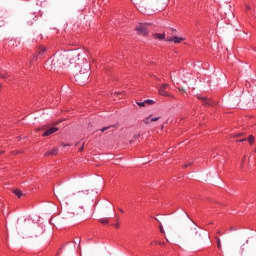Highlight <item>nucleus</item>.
<instances>
[{
  "label": "nucleus",
  "mask_w": 256,
  "mask_h": 256,
  "mask_svg": "<svg viewBox=\"0 0 256 256\" xmlns=\"http://www.w3.org/2000/svg\"><path fill=\"white\" fill-rule=\"evenodd\" d=\"M178 91H180V93H182V95L187 94V90H185V88H183V87H178Z\"/></svg>",
  "instance_id": "nucleus-18"
},
{
  "label": "nucleus",
  "mask_w": 256,
  "mask_h": 256,
  "mask_svg": "<svg viewBox=\"0 0 256 256\" xmlns=\"http://www.w3.org/2000/svg\"><path fill=\"white\" fill-rule=\"evenodd\" d=\"M138 107H145V101L144 102H136Z\"/></svg>",
  "instance_id": "nucleus-20"
},
{
  "label": "nucleus",
  "mask_w": 256,
  "mask_h": 256,
  "mask_svg": "<svg viewBox=\"0 0 256 256\" xmlns=\"http://www.w3.org/2000/svg\"><path fill=\"white\" fill-rule=\"evenodd\" d=\"M99 222L102 223V225H107V224H109V219L102 218V219L99 220Z\"/></svg>",
  "instance_id": "nucleus-16"
},
{
  "label": "nucleus",
  "mask_w": 256,
  "mask_h": 256,
  "mask_svg": "<svg viewBox=\"0 0 256 256\" xmlns=\"http://www.w3.org/2000/svg\"><path fill=\"white\" fill-rule=\"evenodd\" d=\"M138 10L141 11V13H145V9H143L142 6H139Z\"/></svg>",
  "instance_id": "nucleus-24"
},
{
  "label": "nucleus",
  "mask_w": 256,
  "mask_h": 256,
  "mask_svg": "<svg viewBox=\"0 0 256 256\" xmlns=\"http://www.w3.org/2000/svg\"><path fill=\"white\" fill-rule=\"evenodd\" d=\"M248 142H249L250 145H253V143H255V136L250 135V136L248 137Z\"/></svg>",
  "instance_id": "nucleus-15"
},
{
  "label": "nucleus",
  "mask_w": 256,
  "mask_h": 256,
  "mask_svg": "<svg viewBox=\"0 0 256 256\" xmlns=\"http://www.w3.org/2000/svg\"><path fill=\"white\" fill-rule=\"evenodd\" d=\"M215 239H216L217 247L221 251V249H222L221 238L216 236Z\"/></svg>",
  "instance_id": "nucleus-13"
},
{
  "label": "nucleus",
  "mask_w": 256,
  "mask_h": 256,
  "mask_svg": "<svg viewBox=\"0 0 256 256\" xmlns=\"http://www.w3.org/2000/svg\"><path fill=\"white\" fill-rule=\"evenodd\" d=\"M154 37H155V39H165V33H163V34H159V33H156L155 35H154Z\"/></svg>",
  "instance_id": "nucleus-14"
},
{
  "label": "nucleus",
  "mask_w": 256,
  "mask_h": 256,
  "mask_svg": "<svg viewBox=\"0 0 256 256\" xmlns=\"http://www.w3.org/2000/svg\"><path fill=\"white\" fill-rule=\"evenodd\" d=\"M167 89H169V84H161L158 87V93L159 95H162V97H173L169 92H167Z\"/></svg>",
  "instance_id": "nucleus-4"
},
{
  "label": "nucleus",
  "mask_w": 256,
  "mask_h": 256,
  "mask_svg": "<svg viewBox=\"0 0 256 256\" xmlns=\"http://www.w3.org/2000/svg\"><path fill=\"white\" fill-rule=\"evenodd\" d=\"M181 41H185V38H181V37H177V36H173V42L174 43H181Z\"/></svg>",
  "instance_id": "nucleus-12"
},
{
  "label": "nucleus",
  "mask_w": 256,
  "mask_h": 256,
  "mask_svg": "<svg viewBox=\"0 0 256 256\" xmlns=\"http://www.w3.org/2000/svg\"><path fill=\"white\" fill-rule=\"evenodd\" d=\"M246 9L250 10V9H251V6H247Z\"/></svg>",
  "instance_id": "nucleus-33"
},
{
  "label": "nucleus",
  "mask_w": 256,
  "mask_h": 256,
  "mask_svg": "<svg viewBox=\"0 0 256 256\" xmlns=\"http://www.w3.org/2000/svg\"><path fill=\"white\" fill-rule=\"evenodd\" d=\"M170 30L172 31V33H175L177 31L176 29H173V28H171Z\"/></svg>",
  "instance_id": "nucleus-30"
},
{
  "label": "nucleus",
  "mask_w": 256,
  "mask_h": 256,
  "mask_svg": "<svg viewBox=\"0 0 256 256\" xmlns=\"http://www.w3.org/2000/svg\"><path fill=\"white\" fill-rule=\"evenodd\" d=\"M13 193H14V195H17L18 198L23 197V192L19 189H14Z\"/></svg>",
  "instance_id": "nucleus-11"
},
{
  "label": "nucleus",
  "mask_w": 256,
  "mask_h": 256,
  "mask_svg": "<svg viewBox=\"0 0 256 256\" xmlns=\"http://www.w3.org/2000/svg\"><path fill=\"white\" fill-rule=\"evenodd\" d=\"M159 229L161 233H165V230L163 229V225L160 224Z\"/></svg>",
  "instance_id": "nucleus-23"
},
{
  "label": "nucleus",
  "mask_w": 256,
  "mask_h": 256,
  "mask_svg": "<svg viewBox=\"0 0 256 256\" xmlns=\"http://www.w3.org/2000/svg\"><path fill=\"white\" fill-rule=\"evenodd\" d=\"M144 104H145V107H147V105H154L155 101H153V100H145Z\"/></svg>",
  "instance_id": "nucleus-17"
},
{
  "label": "nucleus",
  "mask_w": 256,
  "mask_h": 256,
  "mask_svg": "<svg viewBox=\"0 0 256 256\" xmlns=\"http://www.w3.org/2000/svg\"><path fill=\"white\" fill-rule=\"evenodd\" d=\"M198 99L200 101H203L204 105H208V106H211V105H215V102H213L211 99L209 98H205L203 96H198Z\"/></svg>",
  "instance_id": "nucleus-8"
},
{
  "label": "nucleus",
  "mask_w": 256,
  "mask_h": 256,
  "mask_svg": "<svg viewBox=\"0 0 256 256\" xmlns=\"http://www.w3.org/2000/svg\"><path fill=\"white\" fill-rule=\"evenodd\" d=\"M43 53H45V47L41 46V47L39 48V51H38L37 55L32 58L31 62L37 61V58H38L39 56L43 55Z\"/></svg>",
  "instance_id": "nucleus-10"
},
{
  "label": "nucleus",
  "mask_w": 256,
  "mask_h": 256,
  "mask_svg": "<svg viewBox=\"0 0 256 256\" xmlns=\"http://www.w3.org/2000/svg\"><path fill=\"white\" fill-rule=\"evenodd\" d=\"M245 141H247V138H244V139L239 140L240 143H243V142H245Z\"/></svg>",
  "instance_id": "nucleus-29"
},
{
  "label": "nucleus",
  "mask_w": 256,
  "mask_h": 256,
  "mask_svg": "<svg viewBox=\"0 0 256 256\" xmlns=\"http://www.w3.org/2000/svg\"><path fill=\"white\" fill-rule=\"evenodd\" d=\"M83 149H85V146H82V147L80 148V151H83Z\"/></svg>",
  "instance_id": "nucleus-32"
},
{
  "label": "nucleus",
  "mask_w": 256,
  "mask_h": 256,
  "mask_svg": "<svg viewBox=\"0 0 256 256\" xmlns=\"http://www.w3.org/2000/svg\"><path fill=\"white\" fill-rule=\"evenodd\" d=\"M112 126H107L101 129L102 133H105V131H108V129H111Z\"/></svg>",
  "instance_id": "nucleus-21"
},
{
  "label": "nucleus",
  "mask_w": 256,
  "mask_h": 256,
  "mask_svg": "<svg viewBox=\"0 0 256 256\" xmlns=\"http://www.w3.org/2000/svg\"><path fill=\"white\" fill-rule=\"evenodd\" d=\"M2 79H5V75L1 74Z\"/></svg>",
  "instance_id": "nucleus-34"
},
{
  "label": "nucleus",
  "mask_w": 256,
  "mask_h": 256,
  "mask_svg": "<svg viewBox=\"0 0 256 256\" xmlns=\"http://www.w3.org/2000/svg\"><path fill=\"white\" fill-rule=\"evenodd\" d=\"M161 119L160 117H153V115L148 116L146 119L143 120L145 125H149L150 123H155L156 121H159Z\"/></svg>",
  "instance_id": "nucleus-6"
},
{
  "label": "nucleus",
  "mask_w": 256,
  "mask_h": 256,
  "mask_svg": "<svg viewBox=\"0 0 256 256\" xmlns=\"http://www.w3.org/2000/svg\"><path fill=\"white\" fill-rule=\"evenodd\" d=\"M135 137H139V134L137 136H135Z\"/></svg>",
  "instance_id": "nucleus-39"
},
{
  "label": "nucleus",
  "mask_w": 256,
  "mask_h": 256,
  "mask_svg": "<svg viewBox=\"0 0 256 256\" xmlns=\"http://www.w3.org/2000/svg\"><path fill=\"white\" fill-rule=\"evenodd\" d=\"M256 250V234H252L247 239L240 238L236 244V252L238 255H243V253H249V251Z\"/></svg>",
  "instance_id": "nucleus-3"
},
{
  "label": "nucleus",
  "mask_w": 256,
  "mask_h": 256,
  "mask_svg": "<svg viewBox=\"0 0 256 256\" xmlns=\"http://www.w3.org/2000/svg\"><path fill=\"white\" fill-rule=\"evenodd\" d=\"M114 227H115L116 229H119V227H120L119 222H117V223L114 225Z\"/></svg>",
  "instance_id": "nucleus-26"
},
{
  "label": "nucleus",
  "mask_w": 256,
  "mask_h": 256,
  "mask_svg": "<svg viewBox=\"0 0 256 256\" xmlns=\"http://www.w3.org/2000/svg\"><path fill=\"white\" fill-rule=\"evenodd\" d=\"M241 134H237V137H240Z\"/></svg>",
  "instance_id": "nucleus-38"
},
{
  "label": "nucleus",
  "mask_w": 256,
  "mask_h": 256,
  "mask_svg": "<svg viewBox=\"0 0 256 256\" xmlns=\"http://www.w3.org/2000/svg\"><path fill=\"white\" fill-rule=\"evenodd\" d=\"M81 57V51L73 50L66 52L52 60V69H63V67H70V65H77Z\"/></svg>",
  "instance_id": "nucleus-1"
},
{
  "label": "nucleus",
  "mask_w": 256,
  "mask_h": 256,
  "mask_svg": "<svg viewBox=\"0 0 256 256\" xmlns=\"http://www.w3.org/2000/svg\"><path fill=\"white\" fill-rule=\"evenodd\" d=\"M57 131H59V128L57 127L49 128L43 133V137H49V135H53V133H57Z\"/></svg>",
  "instance_id": "nucleus-7"
},
{
  "label": "nucleus",
  "mask_w": 256,
  "mask_h": 256,
  "mask_svg": "<svg viewBox=\"0 0 256 256\" xmlns=\"http://www.w3.org/2000/svg\"><path fill=\"white\" fill-rule=\"evenodd\" d=\"M166 41H168L169 43L173 42V37H167Z\"/></svg>",
  "instance_id": "nucleus-22"
},
{
  "label": "nucleus",
  "mask_w": 256,
  "mask_h": 256,
  "mask_svg": "<svg viewBox=\"0 0 256 256\" xmlns=\"http://www.w3.org/2000/svg\"><path fill=\"white\" fill-rule=\"evenodd\" d=\"M82 211H83V207H80V211L76 210L75 212H73V215H80Z\"/></svg>",
  "instance_id": "nucleus-19"
},
{
  "label": "nucleus",
  "mask_w": 256,
  "mask_h": 256,
  "mask_svg": "<svg viewBox=\"0 0 256 256\" xmlns=\"http://www.w3.org/2000/svg\"><path fill=\"white\" fill-rule=\"evenodd\" d=\"M84 80H87V79H89V74L88 73H86L85 75H84V78H83Z\"/></svg>",
  "instance_id": "nucleus-25"
},
{
  "label": "nucleus",
  "mask_w": 256,
  "mask_h": 256,
  "mask_svg": "<svg viewBox=\"0 0 256 256\" xmlns=\"http://www.w3.org/2000/svg\"><path fill=\"white\" fill-rule=\"evenodd\" d=\"M218 235H223V233L220 232V230L217 231Z\"/></svg>",
  "instance_id": "nucleus-31"
},
{
  "label": "nucleus",
  "mask_w": 256,
  "mask_h": 256,
  "mask_svg": "<svg viewBox=\"0 0 256 256\" xmlns=\"http://www.w3.org/2000/svg\"><path fill=\"white\" fill-rule=\"evenodd\" d=\"M76 79H78V81H81V79H82V78H81V75H79V74L76 75Z\"/></svg>",
  "instance_id": "nucleus-27"
},
{
  "label": "nucleus",
  "mask_w": 256,
  "mask_h": 256,
  "mask_svg": "<svg viewBox=\"0 0 256 256\" xmlns=\"http://www.w3.org/2000/svg\"><path fill=\"white\" fill-rule=\"evenodd\" d=\"M3 153H5L4 151H0V155H3Z\"/></svg>",
  "instance_id": "nucleus-35"
},
{
  "label": "nucleus",
  "mask_w": 256,
  "mask_h": 256,
  "mask_svg": "<svg viewBox=\"0 0 256 256\" xmlns=\"http://www.w3.org/2000/svg\"><path fill=\"white\" fill-rule=\"evenodd\" d=\"M59 153V148H53L45 153V157L55 156Z\"/></svg>",
  "instance_id": "nucleus-9"
},
{
  "label": "nucleus",
  "mask_w": 256,
  "mask_h": 256,
  "mask_svg": "<svg viewBox=\"0 0 256 256\" xmlns=\"http://www.w3.org/2000/svg\"><path fill=\"white\" fill-rule=\"evenodd\" d=\"M189 165H191V164H186V165H184V167H189Z\"/></svg>",
  "instance_id": "nucleus-36"
},
{
  "label": "nucleus",
  "mask_w": 256,
  "mask_h": 256,
  "mask_svg": "<svg viewBox=\"0 0 256 256\" xmlns=\"http://www.w3.org/2000/svg\"><path fill=\"white\" fill-rule=\"evenodd\" d=\"M186 217L189 221L180 228V236H182L183 239H188L189 241H197V239L201 237V232H199L197 224L191 220L189 214H186Z\"/></svg>",
  "instance_id": "nucleus-2"
},
{
  "label": "nucleus",
  "mask_w": 256,
  "mask_h": 256,
  "mask_svg": "<svg viewBox=\"0 0 256 256\" xmlns=\"http://www.w3.org/2000/svg\"><path fill=\"white\" fill-rule=\"evenodd\" d=\"M147 27H149V23H139L136 26V31L139 35H147Z\"/></svg>",
  "instance_id": "nucleus-5"
},
{
  "label": "nucleus",
  "mask_w": 256,
  "mask_h": 256,
  "mask_svg": "<svg viewBox=\"0 0 256 256\" xmlns=\"http://www.w3.org/2000/svg\"><path fill=\"white\" fill-rule=\"evenodd\" d=\"M63 146H64V147H68L69 145H68V144H64Z\"/></svg>",
  "instance_id": "nucleus-37"
},
{
  "label": "nucleus",
  "mask_w": 256,
  "mask_h": 256,
  "mask_svg": "<svg viewBox=\"0 0 256 256\" xmlns=\"http://www.w3.org/2000/svg\"><path fill=\"white\" fill-rule=\"evenodd\" d=\"M125 92H115L114 95H121V94H124Z\"/></svg>",
  "instance_id": "nucleus-28"
}]
</instances>
